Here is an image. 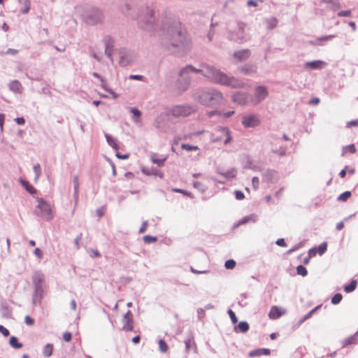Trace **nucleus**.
I'll use <instances>...</instances> for the list:
<instances>
[{
  "label": "nucleus",
  "instance_id": "nucleus-4",
  "mask_svg": "<svg viewBox=\"0 0 358 358\" xmlns=\"http://www.w3.org/2000/svg\"><path fill=\"white\" fill-rule=\"evenodd\" d=\"M31 280L34 285L32 303L35 306L41 305L44 293L45 275L41 271H35L31 277Z\"/></svg>",
  "mask_w": 358,
  "mask_h": 358
},
{
  "label": "nucleus",
  "instance_id": "nucleus-57",
  "mask_svg": "<svg viewBox=\"0 0 358 358\" xmlns=\"http://www.w3.org/2000/svg\"><path fill=\"white\" fill-rule=\"evenodd\" d=\"M350 15H351L350 10H341L337 13V16H338V17H349V16H350Z\"/></svg>",
  "mask_w": 358,
  "mask_h": 358
},
{
  "label": "nucleus",
  "instance_id": "nucleus-49",
  "mask_svg": "<svg viewBox=\"0 0 358 358\" xmlns=\"http://www.w3.org/2000/svg\"><path fill=\"white\" fill-rule=\"evenodd\" d=\"M227 313L231 320L232 324H235L238 322V318L235 314V313L231 310L229 309L227 310Z\"/></svg>",
  "mask_w": 358,
  "mask_h": 358
},
{
  "label": "nucleus",
  "instance_id": "nucleus-34",
  "mask_svg": "<svg viewBox=\"0 0 358 358\" xmlns=\"http://www.w3.org/2000/svg\"><path fill=\"white\" fill-rule=\"evenodd\" d=\"M236 176V170L234 168H231L230 170L225 171L223 174V178L224 180H231L235 178Z\"/></svg>",
  "mask_w": 358,
  "mask_h": 358
},
{
  "label": "nucleus",
  "instance_id": "nucleus-24",
  "mask_svg": "<svg viewBox=\"0 0 358 358\" xmlns=\"http://www.w3.org/2000/svg\"><path fill=\"white\" fill-rule=\"evenodd\" d=\"M271 354V350L268 348H259L254 350H252L249 352L250 357H254L256 356L260 355H269Z\"/></svg>",
  "mask_w": 358,
  "mask_h": 358
},
{
  "label": "nucleus",
  "instance_id": "nucleus-21",
  "mask_svg": "<svg viewBox=\"0 0 358 358\" xmlns=\"http://www.w3.org/2000/svg\"><path fill=\"white\" fill-rule=\"evenodd\" d=\"M257 220V215L255 214H250L249 215L243 217L241 219L238 223L236 224L235 227H238L242 224H247L248 222H255Z\"/></svg>",
  "mask_w": 358,
  "mask_h": 358
},
{
  "label": "nucleus",
  "instance_id": "nucleus-31",
  "mask_svg": "<svg viewBox=\"0 0 358 358\" xmlns=\"http://www.w3.org/2000/svg\"><path fill=\"white\" fill-rule=\"evenodd\" d=\"M9 345L14 349H20L23 347V344L19 342L18 338L15 336L10 337Z\"/></svg>",
  "mask_w": 358,
  "mask_h": 358
},
{
  "label": "nucleus",
  "instance_id": "nucleus-25",
  "mask_svg": "<svg viewBox=\"0 0 358 358\" xmlns=\"http://www.w3.org/2000/svg\"><path fill=\"white\" fill-rule=\"evenodd\" d=\"M20 182L22 185V186L30 194H34L36 193V189L34 186H32L29 182L22 179V178H20Z\"/></svg>",
  "mask_w": 358,
  "mask_h": 358
},
{
  "label": "nucleus",
  "instance_id": "nucleus-52",
  "mask_svg": "<svg viewBox=\"0 0 358 358\" xmlns=\"http://www.w3.org/2000/svg\"><path fill=\"white\" fill-rule=\"evenodd\" d=\"M271 152L274 154H277L280 157H283L286 155V150L281 147L279 149H272Z\"/></svg>",
  "mask_w": 358,
  "mask_h": 358
},
{
  "label": "nucleus",
  "instance_id": "nucleus-38",
  "mask_svg": "<svg viewBox=\"0 0 358 358\" xmlns=\"http://www.w3.org/2000/svg\"><path fill=\"white\" fill-rule=\"evenodd\" d=\"M322 2L331 4V9L334 10H338L341 8V5L338 0H322Z\"/></svg>",
  "mask_w": 358,
  "mask_h": 358
},
{
  "label": "nucleus",
  "instance_id": "nucleus-20",
  "mask_svg": "<svg viewBox=\"0 0 358 358\" xmlns=\"http://www.w3.org/2000/svg\"><path fill=\"white\" fill-rule=\"evenodd\" d=\"M250 329L249 324L246 321L240 322L238 325H236L234 328V331L236 333H243L245 334Z\"/></svg>",
  "mask_w": 358,
  "mask_h": 358
},
{
  "label": "nucleus",
  "instance_id": "nucleus-36",
  "mask_svg": "<svg viewBox=\"0 0 358 358\" xmlns=\"http://www.w3.org/2000/svg\"><path fill=\"white\" fill-rule=\"evenodd\" d=\"M166 160V157L160 159L157 157L156 154H152L151 155V161L152 162V163L157 164L158 166H162L164 164Z\"/></svg>",
  "mask_w": 358,
  "mask_h": 358
},
{
  "label": "nucleus",
  "instance_id": "nucleus-53",
  "mask_svg": "<svg viewBox=\"0 0 358 358\" xmlns=\"http://www.w3.org/2000/svg\"><path fill=\"white\" fill-rule=\"evenodd\" d=\"M302 245H303L302 242H300V243L296 244L291 249H289V250L287 251V254L289 255V254L292 253L293 252H294V251L297 250L298 249H299L300 248H301Z\"/></svg>",
  "mask_w": 358,
  "mask_h": 358
},
{
  "label": "nucleus",
  "instance_id": "nucleus-29",
  "mask_svg": "<svg viewBox=\"0 0 358 358\" xmlns=\"http://www.w3.org/2000/svg\"><path fill=\"white\" fill-rule=\"evenodd\" d=\"M18 3L22 6L20 12L22 14L29 13L31 8V2L29 0H17Z\"/></svg>",
  "mask_w": 358,
  "mask_h": 358
},
{
  "label": "nucleus",
  "instance_id": "nucleus-19",
  "mask_svg": "<svg viewBox=\"0 0 358 358\" xmlns=\"http://www.w3.org/2000/svg\"><path fill=\"white\" fill-rule=\"evenodd\" d=\"M250 55V51L248 49H243L234 52V57L239 62L246 60Z\"/></svg>",
  "mask_w": 358,
  "mask_h": 358
},
{
  "label": "nucleus",
  "instance_id": "nucleus-42",
  "mask_svg": "<svg viewBox=\"0 0 358 358\" xmlns=\"http://www.w3.org/2000/svg\"><path fill=\"white\" fill-rule=\"evenodd\" d=\"M342 299V294L341 293H336L331 297V302L334 305H337L341 301Z\"/></svg>",
  "mask_w": 358,
  "mask_h": 358
},
{
  "label": "nucleus",
  "instance_id": "nucleus-45",
  "mask_svg": "<svg viewBox=\"0 0 358 358\" xmlns=\"http://www.w3.org/2000/svg\"><path fill=\"white\" fill-rule=\"evenodd\" d=\"M159 349L162 352H166L169 347L166 341L163 339L159 340Z\"/></svg>",
  "mask_w": 358,
  "mask_h": 358
},
{
  "label": "nucleus",
  "instance_id": "nucleus-61",
  "mask_svg": "<svg viewBox=\"0 0 358 358\" xmlns=\"http://www.w3.org/2000/svg\"><path fill=\"white\" fill-rule=\"evenodd\" d=\"M277 24H278L277 20L275 18H273L272 20H271L268 22L267 28L268 29H274L277 26Z\"/></svg>",
  "mask_w": 358,
  "mask_h": 358
},
{
  "label": "nucleus",
  "instance_id": "nucleus-35",
  "mask_svg": "<svg viewBox=\"0 0 358 358\" xmlns=\"http://www.w3.org/2000/svg\"><path fill=\"white\" fill-rule=\"evenodd\" d=\"M53 345L50 343L46 344L43 349V355L45 357H50L52 355Z\"/></svg>",
  "mask_w": 358,
  "mask_h": 358
},
{
  "label": "nucleus",
  "instance_id": "nucleus-46",
  "mask_svg": "<svg viewBox=\"0 0 358 358\" xmlns=\"http://www.w3.org/2000/svg\"><path fill=\"white\" fill-rule=\"evenodd\" d=\"M143 241L146 244H150L155 243L157 241V238L156 236H152L150 235H145L143 238Z\"/></svg>",
  "mask_w": 358,
  "mask_h": 358
},
{
  "label": "nucleus",
  "instance_id": "nucleus-3",
  "mask_svg": "<svg viewBox=\"0 0 358 358\" xmlns=\"http://www.w3.org/2000/svg\"><path fill=\"white\" fill-rule=\"evenodd\" d=\"M193 99L205 106H217L224 104L222 93L212 87L197 89L192 94Z\"/></svg>",
  "mask_w": 358,
  "mask_h": 358
},
{
  "label": "nucleus",
  "instance_id": "nucleus-10",
  "mask_svg": "<svg viewBox=\"0 0 358 358\" xmlns=\"http://www.w3.org/2000/svg\"><path fill=\"white\" fill-rule=\"evenodd\" d=\"M232 101L234 103L240 105L245 106L249 101H253L252 96L245 92L238 91L233 94Z\"/></svg>",
  "mask_w": 358,
  "mask_h": 358
},
{
  "label": "nucleus",
  "instance_id": "nucleus-50",
  "mask_svg": "<svg viewBox=\"0 0 358 358\" xmlns=\"http://www.w3.org/2000/svg\"><path fill=\"white\" fill-rule=\"evenodd\" d=\"M192 343H194V341H193V337L192 336V335H190L187 338L185 339V349H186V351H189L190 348H191V344Z\"/></svg>",
  "mask_w": 358,
  "mask_h": 358
},
{
  "label": "nucleus",
  "instance_id": "nucleus-32",
  "mask_svg": "<svg viewBox=\"0 0 358 358\" xmlns=\"http://www.w3.org/2000/svg\"><path fill=\"white\" fill-rule=\"evenodd\" d=\"M357 285V281L356 280H351L350 282L348 285H345L343 288L344 291L346 293H350L352 292L354 290H355Z\"/></svg>",
  "mask_w": 358,
  "mask_h": 358
},
{
  "label": "nucleus",
  "instance_id": "nucleus-12",
  "mask_svg": "<svg viewBox=\"0 0 358 358\" xmlns=\"http://www.w3.org/2000/svg\"><path fill=\"white\" fill-rule=\"evenodd\" d=\"M104 45H105V54L107 57L113 62V52L114 47V39L110 36H106L103 39Z\"/></svg>",
  "mask_w": 358,
  "mask_h": 358
},
{
  "label": "nucleus",
  "instance_id": "nucleus-58",
  "mask_svg": "<svg viewBox=\"0 0 358 358\" xmlns=\"http://www.w3.org/2000/svg\"><path fill=\"white\" fill-rule=\"evenodd\" d=\"M163 116L161 115L159 116H157L156 120H155V127L158 129H161L162 128V122L163 121Z\"/></svg>",
  "mask_w": 358,
  "mask_h": 358
},
{
  "label": "nucleus",
  "instance_id": "nucleus-15",
  "mask_svg": "<svg viewBox=\"0 0 358 358\" xmlns=\"http://www.w3.org/2000/svg\"><path fill=\"white\" fill-rule=\"evenodd\" d=\"M122 321L124 323L122 329L126 331H131L133 330L134 316L131 310H127L124 315Z\"/></svg>",
  "mask_w": 358,
  "mask_h": 358
},
{
  "label": "nucleus",
  "instance_id": "nucleus-2",
  "mask_svg": "<svg viewBox=\"0 0 358 358\" xmlns=\"http://www.w3.org/2000/svg\"><path fill=\"white\" fill-rule=\"evenodd\" d=\"M189 73H200L213 83L232 88H241L243 85L242 81L233 76H229L225 73L213 66H207L203 69H200L194 67L191 64H188L182 68L178 73L180 78L177 80V85L180 90L185 91L189 86L191 81V78L189 76Z\"/></svg>",
  "mask_w": 358,
  "mask_h": 358
},
{
  "label": "nucleus",
  "instance_id": "nucleus-40",
  "mask_svg": "<svg viewBox=\"0 0 358 358\" xmlns=\"http://www.w3.org/2000/svg\"><path fill=\"white\" fill-rule=\"evenodd\" d=\"M357 336L354 335L347 338L346 339H345L343 342V346H346V345H352V344H355L357 343Z\"/></svg>",
  "mask_w": 358,
  "mask_h": 358
},
{
  "label": "nucleus",
  "instance_id": "nucleus-56",
  "mask_svg": "<svg viewBox=\"0 0 358 358\" xmlns=\"http://www.w3.org/2000/svg\"><path fill=\"white\" fill-rule=\"evenodd\" d=\"M234 195L237 200H242L245 198L244 193L241 190H235Z\"/></svg>",
  "mask_w": 358,
  "mask_h": 358
},
{
  "label": "nucleus",
  "instance_id": "nucleus-39",
  "mask_svg": "<svg viewBox=\"0 0 358 358\" xmlns=\"http://www.w3.org/2000/svg\"><path fill=\"white\" fill-rule=\"evenodd\" d=\"M351 195H352V193L350 191H345V192H343L342 194H341L337 197V201H341V202H345L351 196Z\"/></svg>",
  "mask_w": 358,
  "mask_h": 358
},
{
  "label": "nucleus",
  "instance_id": "nucleus-23",
  "mask_svg": "<svg viewBox=\"0 0 358 358\" xmlns=\"http://www.w3.org/2000/svg\"><path fill=\"white\" fill-rule=\"evenodd\" d=\"M335 35H327L317 37L315 40L311 41L310 44L313 45H322V42H326L335 38Z\"/></svg>",
  "mask_w": 358,
  "mask_h": 358
},
{
  "label": "nucleus",
  "instance_id": "nucleus-13",
  "mask_svg": "<svg viewBox=\"0 0 358 358\" xmlns=\"http://www.w3.org/2000/svg\"><path fill=\"white\" fill-rule=\"evenodd\" d=\"M241 122L245 128L255 127L260 124L259 119L255 115L244 116Z\"/></svg>",
  "mask_w": 358,
  "mask_h": 358
},
{
  "label": "nucleus",
  "instance_id": "nucleus-60",
  "mask_svg": "<svg viewBox=\"0 0 358 358\" xmlns=\"http://www.w3.org/2000/svg\"><path fill=\"white\" fill-rule=\"evenodd\" d=\"M0 333H1L4 337H7L10 334V331H8V329L1 324H0Z\"/></svg>",
  "mask_w": 358,
  "mask_h": 358
},
{
  "label": "nucleus",
  "instance_id": "nucleus-33",
  "mask_svg": "<svg viewBox=\"0 0 358 358\" xmlns=\"http://www.w3.org/2000/svg\"><path fill=\"white\" fill-rule=\"evenodd\" d=\"M73 182L74 189V198L76 200H78L79 194V179L78 176H73Z\"/></svg>",
  "mask_w": 358,
  "mask_h": 358
},
{
  "label": "nucleus",
  "instance_id": "nucleus-43",
  "mask_svg": "<svg viewBox=\"0 0 358 358\" xmlns=\"http://www.w3.org/2000/svg\"><path fill=\"white\" fill-rule=\"evenodd\" d=\"M319 255H322L327 250V243L323 242L318 247H315Z\"/></svg>",
  "mask_w": 358,
  "mask_h": 358
},
{
  "label": "nucleus",
  "instance_id": "nucleus-22",
  "mask_svg": "<svg viewBox=\"0 0 358 358\" xmlns=\"http://www.w3.org/2000/svg\"><path fill=\"white\" fill-rule=\"evenodd\" d=\"M8 87L10 91L17 94H21L23 90L21 83L17 80L11 81L8 84Z\"/></svg>",
  "mask_w": 358,
  "mask_h": 358
},
{
  "label": "nucleus",
  "instance_id": "nucleus-48",
  "mask_svg": "<svg viewBox=\"0 0 358 358\" xmlns=\"http://www.w3.org/2000/svg\"><path fill=\"white\" fill-rule=\"evenodd\" d=\"M236 262L234 259H230L225 262L224 266L227 269H233L236 266Z\"/></svg>",
  "mask_w": 358,
  "mask_h": 358
},
{
  "label": "nucleus",
  "instance_id": "nucleus-63",
  "mask_svg": "<svg viewBox=\"0 0 358 358\" xmlns=\"http://www.w3.org/2000/svg\"><path fill=\"white\" fill-rule=\"evenodd\" d=\"M115 156L118 159H128L129 157V153L121 154L120 152H118V150H117Z\"/></svg>",
  "mask_w": 358,
  "mask_h": 358
},
{
  "label": "nucleus",
  "instance_id": "nucleus-64",
  "mask_svg": "<svg viewBox=\"0 0 358 358\" xmlns=\"http://www.w3.org/2000/svg\"><path fill=\"white\" fill-rule=\"evenodd\" d=\"M259 183V180L258 178V177L255 176L252 178V184L253 188L255 189H258Z\"/></svg>",
  "mask_w": 358,
  "mask_h": 358
},
{
  "label": "nucleus",
  "instance_id": "nucleus-62",
  "mask_svg": "<svg viewBox=\"0 0 358 358\" xmlns=\"http://www.w3.org/2000/svg\"><path fill=\"white\" fill-rule=\"evenodd\" d=\"M24 322L27 325L31 326L34 324V320L29 315H27L24 317Z\"/></svg>",
  "mask_w": 358,
  "mask_h": 358
},
{
  "label": "nucleus",
  "instance_id": "nucleus-1",
  "mask_svg": "<svg viewBox=\"0 0 358 358\" xmlns=\"http://www.w3.org/2000/svg\"><path fill=\"white\" fill-rule=\"evenodd\" d=\"M158 35L161 46L170 54L182 57L190 50L187 31L176 19L163 20Z\"/></svg>",
  "mask_w": 358,
  "mask_h": 358
},
{
  "label": "nucleus",
  "instance_id": "nucleus-16",
  "mask_svg": "<svg viewBox=\"0 0 358 358\" xmlns=\"http://www.w3.org/2000/svg\"><path fill=\"white\" fill-rule=\"evenodd\" d=\"M141 171L143 174H145L146 176H157L160 178H163L164 176V174L163 172H162L157 168H155V167H152V168L142 167Z\"/></svg>",
  "mask_w": 358,
  "mask_h": 358
},
{
  "label": "nucleus",
  "instance_id": "nucleus-30",
  "mask_svg": "<svg viewBox=\"0 0 358 358\" xmlns=\"http://www.w3.org/2000/svg\"><path fill=\"white\" fill-rule=\"evenodd\" d=\"M275 171L268 169L262 174L263 181L266 182H271L273 180Z\"/></svg>",
  "mask_w": 358,
  "mask_h": 358
},
{
  "label": "nucleus",
  "instance_id": "nucleus-59",
  "mask_svg": "<svg viewBox=\"0 0 358 358\" xmlns=\"http://www.w3.org/2000/svg\"><path fill=\"white\" fill-rule=\"evenodd\" d=\"M72 338V334L69 331H66L63 334V339L66 342H70Z\"/></svg>",
  "mask_w": 358,
  "mask_h": 358
},
{
  "label": "nucleus",
  "instance_id": "nucleus-44",
  "mask_svg": "<svg viewBox=\"0 0 358 358\" xmlns=\"http://www.w3.org/2000/svg\"><path fill=\"white\" fill-rule=\"evenodd\" d=\"M181 148L189 152L199 150V147L197 145H192L188 143H182L181 145Z\"/></svg>",
  "mask_w": 358,
  "mask_h": 358
},
{
  "label": "nucleus",
  "instance_id": "nucleus-18",
  "mask_svg": "<svg viewBox=\"0 0 358 358\" xmlns=\"http://www.w3.org/2000/svg\"><path fill=\"white\" fill-rule=\"evenodd\" d=\"M284 314H285L284 309L278 306H273L270 310L268 316L271 319L275 320L280 317Z\"/></svg>",
  "mask_w": 358,
  "mask_h": 358
},
{
  "label": "nucleus",
  "instance_id": "nucleus-37",
  "mask_svg": "<svg viewBox=\"0 0 358 358\" xmlns=\"http://www.w3.org/2000/svg\"><path fill=\"white\" fill-rule=\"evenodd\" d=\"M347 152L354 154L357 152L355 144H350L344 146L342 150V156H344Z\"/></svg>",
  "mask_w": 358,
  "mask_h": 358
},
{
  "label": "nucleus",
  "instance_id": "nucleus-9",
  "mask_svg": "<svg viewBox=\"0 0 358 358\" xmlns=\"http://www.w3.org/2000/svg\"><path fill=\"white\" fill-rule=\"evenodd\" d=\"M119 64L123 67L130 65L135 59L134 52L124 48L119 50Z\"/></svg>",
  "mask_w": 358,
  "mask_h": 358
},
{
  "label": "nucleus",
  "instance_id": "nucleus-17",
  "mask_svg": "<svg viewBox=\"0 0 358 358\" xmlns=\"http://www.w3.org/2000/svg\"><path fill=\"white\" fill-rule=\"evenodd\" d=\"M326 65V62L322 60H313L306 62L304 64L305 69H310L314 70L322 69Z\"/></svg>",
  "mask_w": 358,
  "mask_h": 358
},
{
  "label": "nucleus",
  "instance_id": "nucleus-14",
  "mask_svg": "<svg viewBox=\"0 0 358 358\" xmlns=\"http://www.w3.org/2000/svg\"><path fill=\"white\" fill-rule=\"evenodd\" d=\"M192 108L186 106H176L171 110L174 117L187 116L191 114Z\"/></svg>",
  "mask_w": 358,
  "mask_h": 358
},
{
  "label": "nucleus",
  "instance_id": "nucleus-5",
  "mask_svg": "<svg viewBox=\"0 0 358 358\" xmlns=\"http://www.w3.org/2000/svg\"><path fill=\"white\" fill-rule=\"evenodd\" d=\"M83 19L88 25L94 26L103 22L104 15L99 8L91 6L84 10Z\"/></svg>",
  "mask_w": 358,
  "mask_h": 358
},
{
  "label": "nucleus",
  "instance_id": "nucleus-51",
  "mask_svg": "<svg viewBox=\"0 0 358 358\" xmlns=\"http://www.w3.org/2000/svg\"><path fill=\"white\" fill-rule=\"evenodd\" d=\"M193 186L194 188L199 189L202 192H204L206 189V187L204 185H203L201 182H198V181L194 182L193 184Z\"/></svg>",
  "mask_w": 358,
  "mask_h": 358
},
{
  "label": "nucleus",
  "instance_id": "nucleus-7",
  "mask_svg": "<svg viewBox=\"0 0 358 358\" xmlns=\"http://www.w3.org/2000/svg\"><path fill=\"white\" fill-rule=\"evenodd\" d=\"M38 205L35 210L36 215L44 220L50 221L53 218L50 205L43 198H37Z\"/></svg>",
  "mask_w": 358,
  "mask_h": 358
},
{
  "label": "nucleus",
  "instance_id": "nucleus-28",
  "mask_svg": "<svg viewBox=\"0 0 358 358\" xmlns=\"http://www.w3.org/2000/svg\"><path fill=\"white\" fill-rule=\"evenodd\" d=\"M105 137L108 144L111 146L115 151L118 150L119 145L117 144V140L110 134L107 133L105 134Z\"/></svg>",
  "mask_w": 358,
  "mask_h": 358
},
{
  "label": "nucleus",
  "instance_id": "nucleus-41",
  "mask_svg": "<svg viewBox=\"0 0 358 358\" xmlns=\"http://www.w3.org/2000/svg\"><path fill=\"white\" fill-rule=\"evenodd\" d=\"M296 273L299 275L305 277L308 275V271L304 266L300 264L296 266Z\"/></svg>",
  "mask_w": 358,
  "mask_h": 358
},
{
  "label": "nucleus",
  "instance_id": "nucleus-47",
  "mask_svg": "<svg viewBox=\"0 0 358 358\" xmlns=\"http://www.w3.org/2000/svg\"><path fill=\"white\" fill-rule=\"evenodd\" d=\"M34 171L35 173L36 177L35 180H37L40 176L41 175V169L39 164H36L33 167Z\"/></svg>",
  "mask_w": 358,
  "mask_h": 358
},
{
  "label": "nucleus",
  "instance_id": "nucleus-26",
  "mask_svg": "<svg viewBox=\"0 0 358 358\" xmlns=\"http://www.w3.org/2000/svg\"><path fill=\"white\" fill-rule=\"evenodd\" d=\"M240 71L245 75H252L256 72V67L252 64H245L240 68Z\"/></svg>",
  "mask_w": 358,
  "mask_h": 358
},
{
  "label": "nucleus",
  "instance_id": "nucleus-11",
  "mask_svg": "<svg viewBox=\"0 0 358 358\" xmlns=\"http://www.w3.org/2000/svg\"><path fill=\"white\" fill-rule=\"evenodd\" d=\"M268 94L267 88L264 85H258L255 89V99L252 101L254 105L259 104L264 101Z\"/></svg>",
  "mask_w": 358,
  "mask_h": 358
},
{
  "label": "nucleus",
  "instance_id": "nucleus-55",
  "mask_svg": "<svg viewBox=\"0 0 358 358\" xmlns=\"http://www.w3.org/2000/svg\"><path fill=\"white\" fill-rule=\"evenodd\" d=\"M174 192H179V193H182L184 195L188 196V197H190V198H192V194L189 192H187V190H184V189H178V188H176L173 189Z\"/></svg>",
  "mask_w": 358,
  "mask_h": 358
},
{
  "label": "nucleus",
  "instance_id": "nucleus-27",
  "mask_svg": "<svg viewBox=\"0 0 358 358\" xmlns=\"http://www.w3.org/2000/svg\"><path fill=\"white\" fill-rule=\"evenodd\" d=\"M217 130L226 135V139L224 141V145H227L232 141V136L231 135V131L229 128L225 127H219Z\"/></svg>",
  "mask_w": 358,
  "mask_h": 358
},
{
  "label": "nucleus",
  "instance_id": "nucleus-6",
  "mask_svg": "<svg viewBox=\"0 0 358 358\" xmlns=\"http://www.w3.org/2000/svg\"><path fill=\"white\" fill-rule=\"evenodd\" d=\"M138 26L146 31H152L155 27V17L154 11L148 7L145 8V15L138 17Z\"/></svg>",
  "mask_w": 358,
  "mask_h": 358
},
{
  "label": "nucleus",
  "instance_id": "nucleus-8",
  "mask_svg": "<svg viewBox=\"0 0 358 358\" xmlns=\"http://www.w3.org/2000/svg\"><path fill=\"white\" fill-rule=\"evenodd\" d=\"M245 24L244 23L237 22L234 29L229 31L227 38L231 41H234L239 44L245 43L247 41L245 34Z\"/></svg>",
  "mask_w": 358,
  "mask_h": 358
},
{
  "label": "nucleus",
  "instance_id": "nucleus-54",
  "mask_svg": "<svg viewBox=\"0 0 358 358\" xmlns=\"http://www.w3.org/2000/svg\"><path fill=\"white\" fill-rule=\"evenodd\" d=\"M130 113L133 114V115L136 117H140L141 115V112L137 108L133 107L130 108Z\"/></svg>",
  "mask_w": 358,
  "mask_h": 358
}]
</instances>
